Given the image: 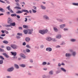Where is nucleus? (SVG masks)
<instances>
[{"mask_svg": "<svg viewBox=\"0 0 78 78\" xmlns=\"http://www.w3.org/2000/svg\"><path fill=\"white\" fill-rule=\"evenodd\" d=\"M48 32V30H43L39 31V33L41 34H45V33H47Z\"/></svg>", "mask_w": 78, "mask_h": 78, "instance_id": "f257e3e1", "label": "nucleus"}, {"mask_svg": "<svg viewBox=\"0 0 78 78\" xmlns=\"http://www.w3.org/2000/svg\"><path fill=\"white\" fill-rule=\"evenodd\" d=\"M14 67H12L8 69H7V71L8 72H12L14 70Z\"/></svg>", "mask_w": 78, "mask_h": 78, "instance_id": "f03ea898", "label": "nucleus"}, {"mask_svg": "<svg viewBox=\"0 0 78 78\" xmlns=\"http://www.w3.org/2000/svg\"><path fill=\"white\" fill-rule=\"evenodd\" d=\"M33 31V29H32L31 30L28 29L27 30V33L28 34H32V32Z\"/></svg>", "mask_w": 78, "mask_h": 78, "instance_id": "7ed1b4c3", "label": "nucleus"}, {"mask_svg": "<svg viewBox=\"0 0 78 78\" xmlns=\"http://www.w3.org/2000/svg\"><path fill=\"white\" fill-rule=\"evenodd\" d=\"M12 22V20L11 18L9 17L7 20V23L10 25Z\"/></svg>", "mask_w": 78, "mask_h": 78, "instance_id": "20e7f679", "label": "nucleus"}, {"mask_svg": "<svg viewBox=\"0 0 78 78\" xmlns=\"http://www.w3.org/2000/svg\"><path fill=\"white\" fill-rule=\"evenodd\" d=\"M43 18L44 19H45L46 20H50L49 17L47 15H44L43 16Z\"/></svg>", "mask_w": 78, "mask_h": 78, "instance_id": "39448f33", "label": "nucleus"}, {"mask_svg": "<svg viewBox=\"0 0 78 78\" xmlns=\"http://www.w3.org/2000/svg\"><path fill=\"white\" fill-rule=\"evenodd\" d=\"M10 47L13 49H17V46L15 44H11Z\"/></svg>", "mask_w": 78, "mask_h": 78, "instance_id": "423d86ee", "label": "nucleus"}, {"mask_svg": "<svg viewBox=\"0 0 78 78\" xmlns=\"http://www.w3.org/2000/svg\"><path fill=\"white\" fill-rule=\"evenodd\" d=\"M22 11H23V12H26L24 14V15H27V14H28V13H29V11H28L27 10L22 9Z\"/></svg>", "mask_w": 78, "mask_h": 78, "instance_id": "0eeeda50", "label": "nucleus"}, {"mask_svg": "<svg viewBox=\"0 0 78 78\" xmlns=\"http://www.w3.org/2000/svg\"><path fill=\"white\" fill-rule=\"evenodd\" d=\"M46 51H52V48L50 47L47 48L46 49Z\"/></svg>", "mask_w": 78, "mask_h": 78, "instance_id": "6e6552de", "label": "nucleus"}, {"mask_svg": "<svg viewBox=\"0 0 78 78\" xmlns=\"http://www.w3.org/2000/svg\"><path fill=\"white\" fill-rule=\"evenodd\" d=\"M14 67L15 69H19V66L17 64H14Z\"/></svg>", "mask_w": 78, "mask_h": 78, "instance_id": "1a4fd4ad", "label": "nucleus"}, {"mask_svg": "<svg viewBox=\"0 0 78 78\" xmlns=\"http://www.w3.org/2000/svg\"><path fill=\"white\" fill-rule=\"evenodd\" d=\"M25 40L27 42H29L30 41V38L29 37H27L25 39Z\"/></svg>", "mask_w": 78, "mask_h": 78, "instance_id": "9d476101", "label": "nucleus"}, {"mask_svg": "<svg viewBox=\"0 0 78 78\" xmlns=\"http://www.w3.org/2000/svg\"><path fill=\"white\" fill-rule=\"evenodd\" d=\"M65 26H66V24H62L60 25L59 26V27L60 28L62 29L64 28V27H65Z\"/></svg>", "mask_w": 78, "mask_h": 78, "instance_id": "9b49d317", "label": "nucleus"}, {"mask_svg": "<svg viewBox=\"0 0 78 78\" xmlns=\"http://www.w3.org/2000/svg\"><path fill=\"white\" fill-rule=\"evenodd\" d=\"M46 40L48 41H51L52 39L51 37H48L46 38Z\"/></svg>", "mask_w": 78, "mask_h": 78, "instance_id": "f8f14e48", "label": "nucleus"}, {"mask_svg": "<svg viewBox=\"0 0 78 78\" xmlns=\"http://www.w3.org/2000/svg\"><path fill=\"white\" fill-rule=\"evenodd\" d=\"M11 53H12V55H13V56H16V55H17V53L16 52H11Z\"/></svg>", "mask_w": 78, "mask_h": 78, "instance_id": "ddd939ff", "label": "nucleus"}, {"mask_svg": "<svg viewBox=\"0 0 78 78\" xmlns=\"http://www.w3.org/2000/svg\"><path fill=\"white\" fill-rule=\"evenodd\" d=\"M3 55H4L5 56L6 58H9V56L7 55V54H6L5 53H2Z\"/></svg>", "mask_w": 78, "mask_h": 78, "instance_id": "4468645a", "label": "nucleus"}, {"mask_svg": "<svg viewBox=\"0 0 78 78\" xmlns=\"http://www.w3.org/2000/svg\"><path fill=\"white\" fill-rule=\"evenodd\" d=\"M60 70L61 71H62V72H66V70L64 68H60Z\"/></svg>", "mask_w": 78, "mask_h": 78, "instance_id": "2eb2a0df", "label": "nucleus"}, {"mask_svg": "<svg viewBox=\"0 0 78 78\" xmlns=\"http://www.w3.org/2000/svg\"><path fill=\"white\" fill-rule=\"evenodd\" d=\"M41 8L42 9H44V10L46 9V7H45V6H43L42 5H41Z\"/></svg>", "mask_w": 78, "mask_h": 78, "instance_id": "dca6fc26", "label": "nucleus"}, {"mask_svg": "<svg viewBox=\"0 0 78 78\" xmlns=\"http://www.w3.org/2000/svg\"><path fill=\"white\" fill-rule=\"evenodd\" d=\"M20 66L21 67L24 68L26 67V65H25V64H21L20 65Z\"/></svg>", "mask_w": 78, "mask_h": 78, "instance_id": "f3484780", "label": "nucleus"}, {"mask_svg": "<svg viewBox=\"0 0 78 78\" xmlns=\"http://www.w3.org/2000/svg\"><path fill=\"white\" fill-rule=\"evenodd\" d=\"M53 30L55 32H58V30L57 29V28L56 27H54Z\"/></svg>", "mask_w": 78, "mask_h": 78, "instance_id": "a211bd4d", "label": "nucleus"}, {"mask_svg": "<svg viewBox=\"0 0 78 78\" xmlns=\"http://www.w3.org/2000/svg\"><path fill=\"white\" fill-rule=\"evenodd\" d=\"M23 12V11H22L20 10H18V11L16 12V14H21V13H22Z\"/></svg>", "mask_w": 78, "mask_h": 78, "instance_id": "6ab92c4d", "label": "nucleus"}, {"mask_svg": "<svg viewBox=\"0 0 78 78\" xmlns=\"http://www.w3.org/2000/svg\"><path fill=\"white\" fill-rule=\"evenodd\" d=\"M6 49L7 50H11V48L9 46H7L6 47Z\"/></svg>", "mask_w": 78, "mask_h": 78, "instance_id": "aec40b11", "label": "nucleus"}, {"mask_svg": "<svg viewBox=\"0 0 78 78\" xmlns=\"http://www.w3.org/2000/svg\"><path fill=\"white\" fill-rule=\"evenodd\" d=\"M3 43L5 44H8V41L6 40H4L2 41Z\"/></svg>", "mask_w": 78, "mask_h": 78, "instance_id": "412c9836", "label": "nucleus"}, {"mask_svg": "<svg viewBox=\"0 0 78 78\" xmlns=\"http://www.w3.org/2000/svg\"><path fill=\"white\" fill-rule=\"evenodd\" d=\"M10 25H11V27L12 26H13V27H14V26L16 25V23H15V22L13 23H10Z\"/></svg>", "mask_w": 78, "mask_h": 78, "instance_id": "4be33fe9", "label": "nucleus"}, {"mask_svg": "<svg viewBox=\"0 0 78 78\" xmlns=\"http://www.w3.org/2000/svg\"><path fill=\"white\" fill-rule=\"evenodd\" d=\"M57 39H60L61 37V35H58L56 36Z\"/></svg>", "mask_w": 78, "mask_h": 78, "instance_id": "5701e85b", "label": "nucleus"}, {"mask_svg": "<svg viewBox=\"0 0 78 78\" xmlns=\"http://www.w3.org/2000/svg\"><path fill=\"white\" fill-rule=\"evenodd\" d=\"M23 27L24 28H26V29H27L28 28V26L24 25H23Z\"/></svg>", "mask_w": 78, "mask_h": 78, "instance_id": "b1692460", "label": "nucleus"}, {"mask_svg": "<svg viewBox=\"0 0 78 78\" xmlns=\"http://www.w3.org/2000/svg\"><path fill=\"white\" fill-rule=\"evenodd\" d=\"M0 11H1V12H5V10L2 8H1L0 7Z\"/></svg>", "mask_w": 78, "mask_h": 78, "instance_id": "393cba45", "label": "nucleus"}, {"mask_svg": "<svg viewBox=\"0 0 78 78\" xmlns=\"http://www.w3.org/2000/svg\"><path fill=\"white\" fill-rule=\"evenodd\" d=\"M63 30L64 31H67L69 30V29L67 28H64L63 29Z\"/></svg>", "mask_w": 78, "mask_h": 78, "instance_id": "a878e982", "label": "nucleus"}, {"mask_svg": "<svg viewBox=\"0 0 78 78\" xmlns=\"http://www.w3.org/2000/svg\"><path fill=\"white\" fill-rule=\"evenodd\" d=\"M26 52H27V53H30V50L28 48L26 49Z\"/></svg>", "mask_w": 78, "mask_h": 78, "instance_id": "bb28decb", "label": "nucleus"}, {"mask_svg": "<svg viewBox=\"0 0 78 78\" xmlns=\"http://www.w3.org/2000/svg\"><path fill=\"white\" fill-rule=\"evenodd\" d=\"M49 75H53V71L52 70H51L49 71Z\"/></svg>", "mask_w": 78, "mask_h": 78, "instance_id": "cd10ccee", "label": "nucleus"}, {"mask_svg": "<svg viewBox=\"0 0 78 78\" xmlns=\"http://www.w3.org/2000/svg\"><path fill=\"white\" fill-rule=\"evenodd\" d=\"M0 59H1L2 60H4L5 59V58L3 57V56H2L1 55H0Z\"/></svg>", "mask_w": 78, "mask_h": 78, "instance_id": "c85d7f7f", "label": "nucleus"}, {"mask_svg": "<svg viewBox=\"0 0 78 78\" xmlns=\"http://www.w3.org/2000/svg\"><path fill=\"white\" fill-rule=\"evenodd\" d=\"M57 20L59 21L60 22H63V20L62 19H57Z\"/></svg>", "mask_w": 78, "mask_h": 78, "instance_id": "c756f323", "label": "nucleus"}, {"mask_svg": "<svg viewBox=\"0 0 78 78\" xmlns=\"http://www.w3.org/2000/svg\"><path fill=\"white\" fill-rule=\"evenodd\" d=\"M24 33L25 34H27L28 32H27V30H24Z\"/></svg>", "mask_w": 78, "mask_h": 78, "instance_id": "7c9ffc66", "label": "nucleus"}, {"mask_svg": "<svg viewBox=\"0 0 78 78\" xmlns=\"http://www.w3.org/2000/svg\"><path fill=\"white\" fill-rule=\"evenodd\" d=\"M12 17H16V14H12L11 15Z\"/></svg>", "mask_w": 78, "mask_h": 78, "instance_id": "2f4dec72", "label": "nucleus"}, {"mask_svg": "<svg viewBox=\"0 0 78 78\" xmlns=\"http://www.w3.org/2000/svg\"><path fill=\"white\" fill-rule=\"evenodd\" d=\"M5 27H11V25H7V24H6L5 25Z\"/></svg>", "mask_w": 78, "mask_h": 78, "instance_id": "473e14b6", "label": "nucleus"}, {"mask_svg": "<svg viewBox=\"0 0 78 78\" xmlns=\"http://www.w3.org/2000/svg\"><path fill=\"white\" fill-rule=\"evenodd\" d=\"M5 51V50L3 49L0 48V52H4Z\"/></svg>", "mask_w": 78, "mask_h": 78, "instance_id": "72a5a7b5", "label": "nucleus"}, {"mask_svg": "<svg viewBox=\"0 0 78 78\" xmlns=\"http://www.w3.org/2000/svg\"><path fill=\"white\" fill-rule=\"evenodd\" d=\"M47 64V62H44L42 63V65L43 66H45V65H46Z\"/></svg>", "mask_w": 78, "mask_h": 78, "instance_id": "f704fd0d", "label": "nucleus"}, {"mask_svg": "<svg viewBox=\"0 0 78 78\" xmlns=\"http://www.w3.org/2000/svg\"><path fill=\"white\" fill-rule=\"evenodd\" d=\"M32 11H33V13H36V12H37V11L36 10H34V9H32Z\"/></svg>", "mask_w": 78, "mask_h": 78, "instance_id": "c9c22d12", "label": "nucleus"}, {"mask_svg": "<svg viewBox=\"0 0 78 78\" xmlns=\"http://www.w3.org/2000/svg\"><path fill=\"white\" fill-rule=\"evenodd\" d=\"M5 35L6 34H2L1 35H0V36L2 37H4V36H5Z\"/></svg>", "mask_w": 78, "mask_h": 78, "instance_id": "e433bc0d", "label": "nucleus"}, {"mask_svg": "<svg viewBox=\"0 0 78 78\" xmlns=\"http://www.w3.org/2000/svg\"><path fill=\"white\" fill-rule=\"evenodd\" d=\"M3 63V60H0V64H2Z\"/></svg>", "mask_w": 78, "mask_h": 78, "instance_id": "4c0bfd02", "label": "nucleus"}, {"mask_svg": "<svg viewBox=\"0 0 78 78\" xmlns=\"http://www.w3.org/2000/svg\"><path fill=\"white\" fill-rule=\"evenodd\" d=\"M26 47H27V48H31V47L30 46V45H26Z\"/></svg>", "mask_w": 78, "mask_h": 78, "instance_id": "58836bf2", "label": "nucleus"}, {"mask_svg": "<svg viewBox=\"0 0 78 78\" xmlns=\"http://www.w3.org/2000/svg\"><path fill=\"white\" fill-rule=\"evenodd\" d=\"M55 73H56V74H58V73H60V71L59 70L56 71Z\"/></svg>", "mask_w": 78, "mask_h": 78, "instance_id": "ea45409f", "label": "nucleus"}, {"mask_svg": "<svg viewBox=\"0 0 78 78\" xmlns=\"http://www.w3.org/2000/svg\"><path fill=\"white\" fill-rule=\"evenodd\" d=\"M42 78H47V76L44 75L42 76Z\"/></svg>", "mask_w": 78, "mask_h": 78, "instance_id": "a19ab883", "label": "nucleus"}, {"mask_svg": "<svg viewBox=\"0 0 78 78\" xmlns=\"http://www.w3.org/2000/svg\"><path fill=\"white\" fill-rule=\"evenodd\" d=\"M17 34V35H18V36H22V34H21L20 33H18Z\"/></svg>", "mask_w": 78, "mask_h": 78, "instance_id": "79ce46f5", "label": "nucleus"}, {"mask_svg": "<svg viewBox=\"0 0 78 78\" xmlns=\"http://www.w3.org/2000/svg\"><path fill=\"white\" fill-rule=\"evenodd\" d=\"M10 5H9L7 7V9L9 11H10V10L11 9H10Z\"/></svg>", "mask_w": 78, "mask_h": 78, "instance_id": "37998d69", "label": "nucleus"}, {"mask_svg": "<svg viewBox=\"0 0 78 78\" xmlns=\"http://www.w3.org/2000/svg\"><path fill=\"white\" fill-rule=\"evenodd\" d=\"M71 41H72V42H75L76 41V40L75 39H71Z\"/></svg>", "mask_w": 78, "mask_h": 78, "instance_id": "c03bdc74", "label": "nucleus"}, {"mask_svg": "<svg viewBox=\"0 0 78 78\" xmlns=\"http://www.w3.org/2000/svg\"><path fill=\"white\" fill-rule=\"evenodd\" d=\"M73 5H76V6H78V3H73Z\"/></svg>", "mask_w": 78, "mask_h": 78, "instance_id": "a18cd8bd", "label": "nucleus"}, {"mask_svg": "<svg viewBox=\"0 0 78 78\" xmlns=\"http://www.w3.org/2000/svg\"><path fill=\"white\" fill-rule=\"evenodd\" d=\"M44 45L43 44L41 45L40 46L41 48H44Z\"/></svg>", "mask_w": 78, "mask_h": 78, "instance_id": "49530a36", "label": "nucleus"}, {"mask_svg": "<svg viewBox=\"0 0 78 78\" xmlns=\"http://www.w3.org/2000/svg\"><path fill=\"white\" fill-rule=\"evenodd\" d=\"M66 57H69V53H66L65 54Z\"/></svg>", "mask_w": 78, "mask_h": 78, "instance_id": "de8ad7c7", "label": "nucleus"}, {"mask_svg": "<svg viewBox=\"0 0 78 78\" xmlns=\"http://www.w3.org/2000/svg\"><path fill=\"white\" fill-rule=\"evenodd\" d=\"M33 8L34 9H35V10H36L37 9V7L35 6H33Z\"/></svg>", "mask_w": 78, "mask_h": 78, "instance_id": "09e8293b", "label": "nucleus"}, {"mask_svg": "<svg viewBox=\"0 0 78 78\" xmlns=\"http://www.w3.org/2000/svg\"><path fill=\"white\" fill-rule=\"evenodd\" d=\"M58 67H61V64L59 63L58 64Z\"/></svg>", "mask_w": 78, "mask_h": 78, "instance_id": "8fccbe9b", "label": "nucleus"}, {"mask_svg": "<svg viewBox=\"0 0 78 78\" xmlns=\"http://www.w3.org/2000/svg\"><path fill=\"white\" fill-rule=\"evenodd\" d=\"M16 38L17 39H20V37L19 36H16Z\"/></svg>", "mask_w": 78, "mask_h": 78, "instance_id": "3c124183", "label": "nucleus"}, {"mask_svg": "<svg viewBox=\"0 0 78 78\" xmlns=\"http://www.w3.org/2000/svg\"><path fill=\"white\" fill-rule=\"evenodd\" d=\"M25 56V55H24V54L21 53V55H20V57H23V56Z\"/></svg>", "mask_w": 78, "mask_h": 78, "instance_id": "603ef678", "label": "nucleus"}, {"mask_svg": "<svg viewBox=\"0 0 78 78\" xmlns=\"http://www.w3.org/2000/svg\"><path fill=\"white\" fill-rule=\"evenodd\" d=\"M18 28L20 30H22V27H19Z\"/></svg>", "mask_w": 78, "mask_h": 78, "instance_id": "864d4df0", "label": "nucleus"}, {"mask_svg": "<svg viewBox=\"0 0 78 78\" xmlns=\"http://www.w3.org/2000/svg\"><path fill=\"white\" fill-rule=\"evenodd\" d=\"M0 2L2 3H5V2L3 1H2V0H0Z\"/></svg>", "mask_w": 78, "mask_h": 78, "instance_id": "5fc2aeb1", "label": "nucleus"}, {"mask_svg": "<svg viewBox=\"0 0 78 78\" xmlns=\"http://www.w3.org/2000/svg\"><path fill=\"white\" fill-rule=\"evenodd\" d=\"M30 62H31L32 63L33 62V59H30Z\"/></svg>", "mask_w": 78, "mask_h": 78, "instance_id": "6e6d98bb", "label": "nucleus"}, {"mask_svg": "<svg viewBox=\"0 0 78 78\" xmlns=\"http://www.w3.org/2000/svg\"><path fill=\"white\" fill-rule=\"evenodd\" d=\"M52 41L53 42H56V40L55 39H52Z\"/></svg>", "mask_w": 78, "mask_h": 78, "instance_id": "4d7b16f0", "label": "nucleus"}, {"mask_svg": "<svg viewBox=\"0 0 78 78\" xmlns=\"http://www.w3.org/2000/svg\"><path fill=\"white\" fill-rule=\"evenodd\" d=\"M16 17L18 19H20V16L19 15H17Z\"/></svg>", "mask_w": 78, "mask_h": 78, "instance_id": "13d9d810", "label": "nucleus"}, {"mask_svg": "<svg viewBox=\"0 0 78 78\" xmlns=\"http://www.w3.org/2000/svg\"><path fill=\"white\" fill-rule=\"evenodd\" d=\"M6 3H8V4H10V2H9V1H6Z\"/></svg>", "mask_w": 78, "mask_h": 78, "instance_id": "bf43d9fd", "label": "nucleus"}, {"mask_svg": "<svg viewBox=\"0 0 78 78\" xmlns=\"http://www.w3.org/2000/svg\"><path fill=\"white\" fill-rule=\"evenodd\" d=\"M55 47L56 48H59L60 47V46L58 45L57 46H56Z\"/></svg>", "mask_w": 78, "mask_h": 78, "instance_id": "052dcab7", "label": "nucleus"}, {"mask_svg": "<svg viewBox=\"0 0 78 78\" xmlns=\"http://www.w3.org/2000/svg\"><path fill=\"white\" fill-rule=\"evenodd\" d=\"M6 78H11V76H6Z\"/></svg>", "mask_w": 78, "mask_h": 78, "instance_id": "680f3d73", "label": "nucleus"}, {"mask_svg": "<svg viewBox=\"0 0 78 78\" xmlns=\"http://www.w3.org/2000/svg\"><path fill=\"white\" fill-rule=\"evenodd\" d=\"M61 66H65V64L64 62H62L61 64Z\"/></svg>", "mask_w": 78, "mask_h": 78, "instance_id": "e2e57ef3", "label": "nucleus"}, {"mask_svg": "<svg viewBox=\"0 0 78 78\" xmlns=\"http://www.w3.org/2000/svg\"><path fill=\"white\" fill-rule=\"evenodd\" d=\"M47 78H50L51 76L50 75H48L47 76Z\"/></svg>", "mask_w": 78, "mask_h": 78, "instance_id": "0e129e2a", "label": "nucleus"}, {"mask_svg": "<svg viewBox=\"0 0 78 78\" xmlns=\"http://www.w3.org/2000/svg\"><path fill=\"white\" fill-rule=\"evenodd\" d=\"M26 45V43L24 42L23 44V45Z\"/></svg>", "mask_w": 78, "mask_h": 78, "instance_id": "69168bd1", "label": "nucleus"}, {"mask_svg": "<svg viewBox=\"0 0 78 78\" xmlns=\"http://www.w3.org/2000/svg\"><path fill=\"white\" fill-rule=\"evenodd\" d=\"M15 1L17 3H19V0H15Z\"/></svg>", "mask_w": 78, "mask_h": 78, "instance_id": "338daca9", "label": "nucleus"}, {"mask_svg": "<svg viewBox=\"0 0 78 78\" xmlns=\"http://www.w3.org/2000/svg\"><path fill=\"white\" fill-rule=\"evenodd\" d=\"M10 11L11 12H12V13H13V11H12V9H10Z\"/></svg>", "mask_w": 78, "mask_h": 78, "instance_id": "774afa93", "label": "nucleus"}]
</instances>
